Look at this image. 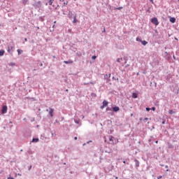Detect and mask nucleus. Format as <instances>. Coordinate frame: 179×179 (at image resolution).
Wrapping results in <instances>:
<instances>
[{
	"mask_svg": "<svg viewBox=\"0 0 179 179\" xmlns=\"http://www.w3.org/2000/svg\"><path fill=\"white\" fill-rule=\"evenodd\" d=\"M117 10H121V9H122V7H118L116 8Z\"/></svg>",
	"mask_w": 179,
	"mask_h": 179,
	"instance_id": "obj_22",
	"label": "nucleus"
},
{
	"mask_svg": "<svg viewBox=\"0 0 179 179\" xmlns=\"http://www.w3.org/2000/svg\"><path fill=\"white\" fill-rule=\"evenodd\" d=\"M74 139H75V141H77L78 140V137H75Z\"/></svg>",
	"mask_w": 179,
	"mask_h": 179,
	"instance_id": "obj_33",
	"label": "nucleus"
},
{
	"mask_svg": "<svg viewBox=\"0 0 179 179\" xmlns=\"http://www.w3.org/2000/svg\"><path fill=\"white\" fill-rule=\"evenodd\" d=\"M141 44H143V45H146V44H148V42H146V41H142Z\"/></svg>",
	"mask_w": 179,
	"mask_h": 179,
	"instance_id": "obj_16",
	"label": "nucleus"
},
{
	"mask_svg": "<svg viewBox=\"0 0 179 179\" xmlns=\"http://www.w3.org/2000/svg\"><path fill=\"white\" fill-rule=\"evenodd\" d=\"M30 169H31V166H30L29 170H30Z\"/></svg>",
	"mask_w": 179,
	"mask_h": 179,
	"instance_id": "obj_43",
	"label": "nucleus"
},
{
	"mask_svg": "<svg viewBox=\"0 0 179 179\" xmlns=\"http://www.w3.org/2000/svg\"><path fill=\"white\" fill-rule=\"evenodd\" d=\"M178 92H179V88H178Z\"/></svg>",
	"mask_w": 179,
	"mask_h": 179,
	"instance_id": "obj_47",
	"label": "nucleus"
},
{
	"mask_svg": "<svg viewBox=\"0 0 179 179\" xmlns=\"http://www.w3.org/2000/svg\"><path fill=\"white\" fill-rule=\"evenodd\" d=\"M151 2H152V3H153V0H150Z\"/></svg>",
	"mask_w": 179,
	"mask_h": 179,
	"instance_id": "obj_36",
	"label": "nucleus"
},
{
	"mask_svg": "<svg viewBox=\"0 0 179 179\" xmlns=\"http://www.w3.org/2000/svg\"><path fill=\"white\" fill-rule=\"evenodd\" d=\"M162 124H166V122L163 121V122H162Z\"/></svg>",
	"mask_w": 179,
	"mask_h": 179,
	"instance_id": "obj_34",
	"label": "nucleus"
},
{
	"mask_svg": "<svg viewBox=\"0 0 179 179\" xmlns=\"http://www.w3.org/2000/svg\"><path fill=\"white\" fill-rule=\"evenodd\" d=\"M18 176H21V175L18 173Z\"/></svg>",
	"mask_w": 179,
	"mask_h": 179,
	"instance_id": "obj_46",
	"label": "nucleus"
},
{
	"mask_svg": "<svg viewBox=\"0 0 179 179\" xmlns=\"http://www.w3.org/2000/svg\"><path fill=\"white\" fill-rule=\"evenodd\" d=\"M53 113H54V109L50 108L49 114H50L51 117H54Z\"/></svg>",
	"mask_w": 179,
	"mask_h": 179,
	"instance_id": "obj_5",
	"label": "nucleus"
},
{
	"mask_svg": "<svg viewBox=\"0 0 179 179\" xmlns=\"http://www.w3.org/2000/svg\"><path fill=\"white\" fill-rule=\"evenodd\" d=\"M49 1V5H52V0H48Z\"/></svg>",
	"mask_w": 179,
	"mask_h": 179,
	"instance_id": "obj_21",
	"label": "nucleus"
},
{
	"mask_svg": "<svg viewBox=\"0 0 179 179\" xmlns=\"http://www.w3.org/2000/svg\"><path fill=\"white\" fill-rule=\"evenodd\" d=\"M133 99H138V94L136 92H134L132 94Z\"/></svg>",
	"mask_w": 179,
	"mask_h": 179,
	"instance_id": "obj_8",
	"label": "nucleus"
},
{
	"mask_svg": "<svg viewBox=\"0 0 179 179\" xmlns=\"http://www.w3.org/2000/svg\"><path fill=\"white\" fill-rule=\"evenodd\" d=\"M7 179H15V178H13V177L8 176V177L7 178Z\"/></svg>",
	"mask_w": 179,
	"mask_h": 179,
	"instance_id": "obj_23",
	"label": "nucleus"
},
{
	"mask_svg": "<svg viewBox=\"0 0 179 179\" xmlns=\"http://www.w3.org/2000/svg\"><path fill=\"white\" fill-rule=\"evenodd\" d=\"M24 41H27V38H25Z\"/></svg>",
	"mask_w": 179,
	"mask_h": 179,
	"instance_id": "obj_37",
	"label": "nucleus"
},
{
	"mask_svg": "<svg viewBox=\"0 0 179 179\" xmlns=\"http://www.w3.org/2000/svg\"><path fill=\"white\" fill-rule=\"evenodd\" d=\"M73 23H78V20H76V15L73 17Z\"/></svg>",
	"mask_w": 179,
	"mask_h": 179,
	"instance_id": "obj_13",
	"label": "nucleus"
},
{
	"mask_svg": "<svg viewBox=\"0 0 179 179\" xmlns=\"http://www.w3.org/2000/svg\"><path fill=\"white\" fill-rule=\"evenodd\" d=\"M111 77V74H109V78H110Z\"/></svg>",
	"mask_w": 179,
	"mask_h": 179,
	"instance_id": "obj_38",
	"label": "nucleus"
},
{
	"mask_svg": "<svg viewBox=\"0 0 179 179\" xmlns=\"http://www.w3.org/2000/svg\"><path fill=\"white\" fill-rule=\"evenodd\" d=\"M64 64H73V62L72 60L64 61Z\"/></svg>",
	"mask_w": 179,
	"mask_h": 179,
	"instance_id": "obj_9",
	"label": "nucleus"
},
{
	"mask_svg": "<svg viewBox=\"0 0 179 179\" xmlns=\"http://www.w3.org/2000/svg\"><path fill=\"white\" fill-rule=\"evenodd\" d=\"M55 23H57V21H55Z\"/></svg>",
	"mask_w": 179,
	"mask_h": 179,
	"instance_id": "obj_41",
	"label": "nucleus"
},
{
	"mask_svg": "<svg viewBox=\"0 0 179 179\" xmlns=\"http://www.w3.org/2000/svg\"><path fill=\"white\" fill-rule=\"evenodd\" d=\"M169 113L170 115H172V114H175V113H176V111H174V110H170L169 111Z\"/></svg>",
	"mask_w": 179,
	"mask_h": 179,
	"instance_id": "obj_14",
	"label": "nucleus"
},
{
	"mask_svg": "<svg viewBox=\"0 0 179 179\" xmlns=\"http://www.w3.org/2000/svg\"><path fill=\"white\" fill-rule=\"evenodd\" d=\"M32 142H38V138H33Z\"/></svg>",
	"mask_w": 179,
	"mask_h": 179,
	"instance_id": "obj_18",
	"label": "nucleus"
},
{
	"mask_svg": "<svg viewBox=\"0 0 179 179\" xmlns=\"http://www.w3.org/2000/svg\"><path fill=\"white\" fill-rule=\"evenodd\" d=\"M34 8H41V1H37L34 4Z\"/></svg>",
	"mask_w": 179,
	"mask_h": 179,
	"instance_id": "obj_3",
	"label": "nucleus"
},
{
	"mask_svg": "<svg viewBox=\"0 0 179 179\" xmlns=\"http://www.w3.org/2000/svg\"><path fill=\"white\" fill-rule=\"evenodd\" d=\"M72 16H73V14L72 13V12L69 11V19H72Z\"/></svg>",
	"mask_w": 179,
	"mask_h": 179,
	"instance_id": "obj_10",
	"label": "nucleus"
},
{
	"mask_svg": "<svg viewBox=\"0 0 179 179\" xmlns=\"http://www.w3.org/2000/svg\"><path fill=\"white\" fill-rule=\"evenodd\" d=\"M92 59H96V56H92Z\"/></svg>",
	"mask_w": 179,
	"mask_h": 179,
	"instance_id": "obj_27",
	"label": "nucleus"
},
{
	"mask_svg": "<svg viewBox=\"0 0 179 179\" xmlns=\"http://www.w3.org/2000/svg\"><path fill=\"white\" fill-rule=\"evenodd\" d=\"M132 115H134L133 114L131 115V116L132 117Z\"/></svg>",
	"mask_w": 179,
	"mask_h": 179,
	"instance_id": "obj_42",
	"label": "nucleus"
},
{
	"mask_svg": "<svg viewBox=\"0 0 179 179\" xmlns=\"http://www.w3.org/2000/svg\"><path fill=\"white\" fill-rule=\"evenodd\" d=\"M155 110H156V108H155V107H152V111H155Z\"/></svg>",
	"mask_w": 179,
	"mask_h": 179,
	"instance_id": "obj_24",
	"label": "nucleus"
},
{
	"mask_svg": "<svg viewBox=\"0 0 179 179\" xmlns=\"http://www.w3.org/2000/svg\"><path fill=\"white\" fill-rule=\"evenodd\" d=\"M115 179H118V177H116Z\"/></svg>",
	"mask_w": 179,
	"mask_h": 179,
	"instance_id": "obj_40",
	"label": "nucleus"
},
{
	"mask_svg": "<svg viewBox=\"0 0 179 179\" xmlns=\"http://www.w3.org/2000/svg\"><path fill=\"white\" fill-rule=\"evenodd\" d=\"M170 22H171V23H176V19L174 17H171Z\"/></svg>",
	"mask_w": 179,
	"mask_h": 179,
	"instance_id": "obj_11",
	"label": "nucleus"
},
{
	"mask_svg": "<svg viewBox=\"0 0 179 179\" xmlns=\"http://www.w3.org/2000/svg\"><path fill=\"white\" fill-rule=\"evenodd\" d=\"M136 166L139 167V163L138 162V164H136Z\"/></svg>",
	"mask_w": 179,
	"mask_h": 179,
	"instance_id": "obj_30",
	"label": "nucleus"
},
{
	"mask_svg": "<svg viewBox=\"0 0 179 179\" xmlns=\"http://www.w3.org/2000/svg\"><path fill=\"white\" fill-rule=\"evenodd\" d=\"M17 52H18V55H20V54H22V52H23V51L18 49Z\"/></svg>",
	"mask_w": 179,
	"mask_h": 179,
	"instance_id": "obj_17",
	"label": "nucleus"
},
{
	"mask_svg": "<svg viewBox=\"0 0 179 179\" xmlns=\"http://www.w3.org/2000/svg\"><path fill=\"white\" fill-rule=\"evenodd\" d=\"M151 23H152L153 24H155V26L159 25V21L157 20V18H156V17L152 18Z\"/></svg>",
	"mask_w": 179,
	"mask_h": 179,
	"instance_id": "obj_1",
	"label": "nucleus"
},
{
	"mask_svg": "<svg viewBox=\"0 0 179 179\" xmlns=\"http://www.w3.org/2000/svg\"><path fill=\"white\" fill-rule=\"evenodd\" d=\"M155 143H159V141H155Z\"/></svg>",
	"mask_w": 179,
	"mask_h": 179,
	"instance_id": "obj_35",
	"label": "nucleus"
},
{
	"mask_svg": "<svg viewBox=\"0 0 179 179\" xmlns=\"http://www.w3.org/2000/svg\"><path fill=\"white\" fill-rule=\"evenodd\" d=\"M144 120H145V121H148V120H149V118L146 117Z\"/></svg>",
	"mask_w": 179,
	"mask_h": 179,
	"instance_id": "obj_29",
	"label": "nucleus"
},
{
	"mask_svg": "<svg viewBox=\"0 0 179 179\" xmlns=\"http://www.w3.org/2000/svg\"><path fill=\"white\" fill-rule=\"evenodd\" d=\"M7 111H8V106H3L1 109L2 114H6Z\"/></svg>",
	"mask_w": 179,
	"mask_h": 179,
	"instance_id": "obj_2",
	"label": "nucleus"
},
{
	"mask_svg": "<svg viewBox=\"0 0 179 179\" xmlns=\"http://www.w3.org/2000/svg\"><path fill=\"white\" fill-rule=\"evenodd\" d=\"M123 163L125 164L126 162H125V161H124V162H123Z\"/></svg>",
	"mask_w": 179,
	"mask_h": 179,
	"instance_id": "obj_39",
	"label": "nucleus"
},
{
	"mask_svg": "<svg viewBox=\"0 0 179 179\" xmlns=\"http://www.w3.org/2000/svg\"><path fill=\"white\" fill-rule=\"evenodd\" d=\"M107 106H108V101L104 100L103 101V106H101V110H103V108H104V107H107Z\"/></svg>",
	"mask_w": 179,
	"mask_h": 179,
	"instance_id": "obj_4",
	"label": "nucleus"
},
{
	"mask_svg": "<svg viewBox=\"0 0 179 179\" xmlns=\"http://www.w3.org/2000/svg\"><path fill=\"white\" fill-rule=\"evenodd\" d=\"M128 66H129V64L125 66L126 68H128Z\"/></svg>",
	"mask_w": 179,
	"mask_h": 179,
	"instance_id": "obj_32",
	"label": "nucleus"
},
{
	"mask_svg": "<svg viewBox=\"0 0 179 179\" xmlns=\"http://www.w3.org/2000/svg\"><path fill=\"white\" fill-rule=\"evenodd\" d=\"M166 171H169V169H167Z\"/></svg>",
	"mask_w": 179,
	"mask_h": 179,
	"instance_id": "obj_45",
	"label": "nucleus"
},
{
	"mask_svg": "<svg viewBox=\"0 0 179 179\" xmlns=\"http://www.w3.org/2000/svg\"><path fill=\"white\" fill-rule=\"evenodd\" d=\"M166 167L167 168V167H169L168 166H166Z\"/></svg>",
	"mask_w": 179,
	"mask_h": 179,
	"instance_id": "obj_44",
	"label": "nucleus"
},
{
	"mask_svg": "<svg viewBox=\"0 0 179 179\" xmlns=\"http://www.w3.org/2000/svg\"><path fill=\"white\" fill-rule=\"evenodd\" d=\"M108 139L110 142H112L111 143H114V137L113 136H109Z\"/></svg>",
	"mask_w": 179,
	"mask_h": 179,
	"instance_id": "obj_7",
	"label": "nucleus"
},
{
	"mask_svg": "<svg viewBox=\"0 0 179 179\" xmlns=\"http://www.w3.org/2000/svg\"><path fill=\"white\" fill-rule=\"evenodd\" d=\"M124 63L122 64V66H124V65H125V64H127V59L124 58Z\"/></svg>",
	"mask_w": 179,
	"mask_h": 179,
	"instance_id": "obj_20",
	"label": "nucleus"
},
{
	"mask_svg": "<svg viewBox=\"0 0 179 179\" xmlns=\"http://www.w3.org/2000/svg\"><path fill=\"white\" fill-rule=\"evenodd\" d=\"M121 61H122V58H118L117 59V62H121Z\"/></svg>",
	"mask_w": 179,
	"mask_h": 179,
	"instance_id": "obj_19",
	"label": "nucleus"
},
{
	"mask_svg": "<svg viewBox=\"0 0 179 179\" xmlns=\"http://www.w3.org/2000/svg\"><path fill=\"white\" fill-rule=\"evenodd\" d=\"M3 54H5V50H0V57H2V55H3Z\"/></svg>",
	"mask_w": 179,
	"mask_h": 179,
	"instance_id": "obj_12",
	"label": "nucleus"
},
{
	"mask_svg": "<svg viewBox=\"0 0 179 179\" xmlns=\"http://www.w3.org/2000/svg\"><path fill=\"white\" fill-rule=\"evenodd\" d=\"M29 2V0H22L23 5H26Z\"/></svg>",
	"mask_w": 179,
	"mask_h": 179,
	"instance_id": "obj_15",
	"label": "nucleus"
},
{
	"mask_svg": "<svg viewBox=\"0 0 179 179\" xmlns=\"http://www.w3.org/2000/svg\"><path fill=\"white\" fill-rule=\"evenodd\" d=\"M64 5H68V1H66V3H64Z\"/></svg>",
	"mask_w": 179,
	"mask_h": 179,
	"instance_id": "obj_31",
	"label": "nucleus"
},
{
	"mask_svg": "<svg viewBox=\"0 0 179 179\" xmlns=\"http://www.w3.org/2000/svg\"><path fill=\"white\" fill-rule=\"evenodd\" d=\"M147 111H150V108H146Z\"/></svg>",
	"mask_w": 179,
	"mask_h": 179,
	"instance_id": "obj_28",
	"label": "nucleus"
},
{
	"mask_svg": "<svg viewBox=\"0 0 179 179\" xmlns=\"http://www.w3.org/2000/svg\"><path fill=\"white\" fill-rule=\"evenodd\" d=\"M162 178H163V176H159V177L157 178V179H162Z\"/></svg>",
	"mask_w": 179,
	"mask_h": 179,
	"instance_id": "obj_25",
	"label": "nucleus"
},
{
	"mask_svg": "<svg viewBox=\"0 0 179 179\" xmlns=\"http://www.w3.org/2000/svg\"><path fill=\"white\" fill-rule=\"evenodd\" d=\"M113 111H115V113H117V111H120V107L118 106H115L113 108Z\"/></svg>",
	"mask_w": 179,
	"mask_h": 179,
	"instance_id": "obj_6",
	"label": "nucleus"
},
{
	"mask_svg": "<svg viewBox=\"0 0 179 179\" xmlns=\"http://www.w3.org/2000/svg\"><path fill=\"white\" fill-rule=\"evenodd\" d=\"M136 41H141V38H136Z\"/></svg>",
	"mask_w": 179,
	"mask_h": 179,
	"instance_id": "obj_26",
	"label": "nucleus"
}]
</instances>
